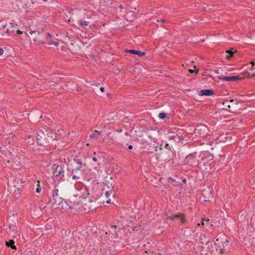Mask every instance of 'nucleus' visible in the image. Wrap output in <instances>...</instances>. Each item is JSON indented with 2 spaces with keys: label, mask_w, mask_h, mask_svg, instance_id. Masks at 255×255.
Segmentation results:
<instances>
[{
  "label": "nucleus",
  "mask_w": 255,
  "mask_h": 255,
  "mask_svg": "<svg viewBox=\"0 0 255 255\" xmlns=\"http://www.w3.org/2000/svg\"><path fill=\"white\" fill-rule=\"evenodd\" d=\"M184 162L193 166L198 165L199 164L198 160L196 158V152H194L187 155L185 159Z\"/></svg>",
  "instance_id": "39448f33"
},
{
  "label": "nucleus",
  "mask_w": 255,
  "mask_h": 255,
  "mask_svg": "<svg viewBox=\"0 0 255 255\" xmlns=\"http://www.w3.org/2000/svg\"><path fill=\"white\" fill-rule=\"evenodd\" d=\"M220 80H222L223 81H236L238 80H241L243 79V77H240V76H222L219 77L218 78Z\"/></svg>",
  "instance_id": "ddd939ff"
},
{
  "label": "nucleus",
  "mask_w": 255,
  "mask_h": 255,
  "mask_svg": "<svg viewBox=\"0 0 255 255\" xmlns=\"http://www.w3.org/2000/svg\"><path fill=\"white\" fill-rule=\"evenodd\" d=\"M30 34L32 35V40L36 42L38 44H43L45 43V38L46 36H50V34L43 29L37 31H30Z\"/></svg>",
  "instance_id": "f257e3e1"
},
{
  "label": "nucleus",
  "mask_w": 255,
  "mask_h": 255,
  "mask_svg": "<svg viewBox=\"0 0 255 255\" xmlns=\"http://www.w3.org/2000/svg\"><path fill=\"white\" fill-rule=\"evenodd\" d=\"M106 202H107V203H110V199H109L108 200H107V201H106Z\"/></svg>",
  "instance_id": "8fccbe9b"
},
{
  "label": "nucleus",
  "mask_w": 255,
  "mask_h": 255,
  "mask_svg": "<svg viewBox=\"0 0 255 255\" xmlns=\"http://www.w3.org/2000/svg\"><path fill=\"white\" fill-rule=\"evenodd\" d=\"M89 255H100V254L98 253V250L92 249L89 252Z\"/></svg>",
  "instance_id": "393cba45"
},
{
  "label": "nucleus",
  "mask_w": 255,
  "mask_h": 255,
  "mask_svg": "<svg viewBox=\"0 0 255 255\" xmlns=\"http://www.w3.org/2000/svg\"><path fill=\"white\" fill-rule=\"evenodd\" d=\"M254 66H252L251 68H250V70H253V69H255V68H254Z\"/></svg>",
  "instance_id": "de8ad7c7"
},
{
  "label": "nucleus",
  "mask_w": 255,
  "mask_h": 255,
  "mask_svg": "<svg viewBox=\"0 0 255 255\" xmlns=\"http://www.w3.org/2000/svg\"><path fill=\"white\" fill-rule=\"evenodd\" d=\"M1 147H0V152H1Z\"/></svg>",
  "instance_id": "680f3d73"
},
{
  "label": "nucleus",
  "mask_w": 255,
  "mask_h": 255,
  "mask_svg": "<svg viewBox=\"0 0 255 255\" xmlns=\"http://www.w3.org/2000/svg\"><path fill=\"white\" fill-rule=\"evenodd\" d=\"M223 250H224V249H220V251L221 253H223Z\"/></svg>",
  "instance_id": "49530a36"
},
{
  "label": "nucleus",
  "mask_w": 255,
  "mask_h": 255,
  "mask_svg": "<svg viewBox=\"0 0 255 255\" xmlns=\"http://www.w3.org/2000/svg\"><path fill=\"white\" fill-rule=\"evenodd\" d=\"M100 90L102 93H103L104 92L105 89L104 87H101Z\"/></svg>",
  "instance_id": "ea45409f"
},
{
  "label": "nucleus",
  "mask_w": 255,
  "mask_h": 255,
  "mask_svg": "<svg viewBox=\"0 0 255 255\" xmlns=\"http://www.w3.org/2000/svg\"><path fill=\"white\" fill-rule=\"evenodd\" d=\"M58 190L55 188L53 190L52 198H50L49 201L53 205H60L63 206V199L59 195Z\"/></svg>",
  "instance_id": "20e7f679"
},
{
  "label": "nucleus",
  "mask_w": 255,
  "mask_h": 255,
  "mask_svg": "<svg viewBox=\"0 0 255 255\" xmlns=\"http://www.w3.org/2000/svg\"><path fill=\"white\" fill-rule=\"evenodd\" d=\"M158 117L160 119H164L166 117V114L164 113H161L159 114Z\"/></svg>",
  "instance_id": "c756f323"
},
{
  "label": "nucleus",
  "mask_w": 255,
  "mask_h": 255,
  "mask_svg": "<svg viewBox=\"0 0 255 255\" xmlns=\"http://www.w3.org/2000/svg\"><path fill=\"white\" fill-rule=\"evenodd\" d=\"M165 147L166 149H168V151L172 153V151L171 150V147H170L169 144L166 143L165 145Z\"/></svg>",
  "instance_id": "2f4dec72"
},
{
  "label": "nucleus",
  "mask_w": 255,
  "mask_h": 255,
  "mask_svg": "<svg viewBox=\"0 0 255 255\" xmlns=\"http://www.w3.org/2000/svg\"><path fill=\"white\" fill-rule=\"evenodd\" d=\"M17 25L14 23L10 22L8 24V28H7L5 33L6 34H10L13 33L16 29Z\"/></svg>",
  "instance_id": "dca6fc26"
},
{
  "label": "nucleus",
  "mask_w": 255,
  "mask_h": 255,
  "mask_svg": "<svg viewBox=\"0 0 255 255\" xmlns=\"http://www.w3.org/2000/svg\"><path fill=\"white\" fill-rule=\"evenodd\" d=\"M214 92L212 89L202 90L199 93L200 96H211L214 95Z\"/></svg>",
  "instance_id": "2eb2a0df"
},
{
  "label": "nucleus",
  "mask_w": 255,
  "mask_h": 255,
  "mask_svg": "<svg viewBox=\"0 0 255 255\" xmlns=\"http://www.w3.org/2000/svg\"><path fill=\"white\" fill-rule=\"evenodd\" d=\"M65 206L63 205V208H65L66 209H71L73 208V206L75 204L74 203L72 202L70 200H66L64 201Z\"/></svg>",
  "instance_id": "6ab92c4d"
},
{
  "label": "nucleus",
  "mask_w": 255,
  "mask_h": 255,
  "mask_svg": "<svg viewBox=\"0 0 255 255\" xmlns=\"http://www.w3.org/2000/svg\"><path fill=\"white\" fill-rule=\"evenodd\" d=\"M27 142L29 144H32L34 142V140L32 138H31L30 136H28L27 139Z\"/></svg>",
  "instance_id": "cd10ccee"
},
{
  "label": "nucleus",
  "mask_w": 255,
  "mask_h": 255,
  "mask_svg": "<svg viewBox=\"0 0 255 255\" xmlns=\"http://www.w3.org/2000/svg\"><path fill=\"white\" fill-rule=\"evenodd\" d=\"M72 178L73 180L77 181L80 179L82 175V171L80 169V166H76L71 172Z\"/></svg>",
  "instance_id": "6e6552de"
},
{
  "label": "nucleus",
  "mask_w": 255,
  "mask_h": 255,
  "mask_svg": "<svg viewBox=\"0 0 255 255\" xmlns=\"http://www.w3.org/2000/svg\"><path fill=\"white\" fill-rule=\"evenodd\" d=\"M196 237L199 238V241L201 244H207L209 242V237L204 233L197 234Z\"/></svg>",
  "instance_id": "f8f14e48"
},
{
  "label": "nucleus",
  "mask_w": 255,
  "mask_h": 255,
  "mask_svg": "<svg viewBox=\"0 0 255 255\" xmlns=\"http://www.w3.org/2000/svg\"><path fill=\"white\" fill-rule=\"evenodd\" d=\"M230 106L229 112L232 113H236L240 110L239 106V102L237 100H230Z\"/></svg>",
  "instance_id": "9b49d317"
},
{
  "label": "nucleus",
  "mask_w": 255,
  "mask_h": 255,
  "mask_svg": "<svg viewBox=\"0 0 255 255\" xmlns=\"http://www.w3.org/2000/svg\"><path fill=\"white\" fill-rule=\"evenodd\" d=\"M117 226H112V228H114L115 229H117Z\"/></svg>",
  "instance_id": "3c124183"
},
{
  "label": "nucleus",
  "mask_w": 255,
  "mask_h": 255,
  "mask_svg": "<svg viewBox=\"0 0 255 255\" xmlns=\"http://www.w3.org/2000/svg\"><path fill=\"white\" fill-rule=\"evenodd\" d=\"M226 52L228 54V55L227 56V58H230L233 57L234 56V53L237 52V51L236 50L233 51V49H230L227 50Z\"/></svg>",
  "instance_id": "412c9836"
},
{
  "label": "nucleus",
  "mask_w": 255,
  "mask_h": 255,
  "mask_svg": "<svg viewBox=\"0 0 255 255\" xmlns=\"http://www.w3.org/2000/svg\"><path fill=\"white\" fill-rule=\"evenodd\" d=\"M166 219L171 220H173L175 219H179L182 224H184L186 222L185 214L182 213H177L175 214H172L171 216H168Z\"/></svg>",
  "instance_id": "1a4fd4ad"
},
{
  "label": "nucleus",
  "mask_w": 255,
  "mask_h": 255,
  "mask_svg": "<svg viewBox=\"0 0 255 255\" xmlns=\"http://www.w3.org/2000/svg\"><path fill=\"white\" fill-rule=\"evenodd\" d=\"M119 132L122 131V129L118 130Z\"/></svg>",
  "instance_id": "13d9d810"
},
{
  "label": "nucleus",
  "mask_w": 255,
  "mask_h": 255,
  "mask_svg": "<svg viewBox=\"0 0 255 255\" xmlns=\"http://www.w3.org/2000/svg\"><path fill=\"white\" fill-rule=\"evenodd\" d=\"M7 26L6 25V24L3 25L2 27L3 28H5L6 27H7Z\"/></svg>",
  "instance_id": "a18cd8bd"
},
{
  "label": "nucleus",
  "mask_w": 255,
  "mask_h": 255,
  "mask_svg": "<svg viewBox=\"0 0 255 255\" xmlns=\"http://www.w3.org/2000/svg\"><path fill=\"white\" fill-rule=\"evenodd\" d=\"M240 75H242V76H241V77H243V79L244 77H250V74L249 72L246 71L244 72L243 73L241 74ZM255 76V75H253L251 77H253Z\"/></svg>",
  "instance_id": "a878e982"
},
{
  "label": "nucleus",
  "mask_w": 255,
  "mask_h": 255,
  "mask_svg": "<svg viewBox=\"0 0 255 255\" xmlns=\"http://www.w3.org/2000/svg\"><path fill=\"white\" fill-rule=\"evenodd\" d=\"M16 33L18 35H20V34H22V32L21 31L19 30H16Z\"/></svg>",
  "instance_id": "c9c22d12"
},
{
  "label": "nucleus",
  "mask_w": 255,
  "mask_h": 255,
  "mask_svg": "<svg viewBox=\"0 0 255 255\" xmlns=\"http://www.w3.org/2000/svg\"><path fill=\"white\" fill-rule=\"evenodd\" d=\"M164 160H165V161H166V160H168V161H169V159H167V158H166V159H164Z\"/></svg>",
  "instance_id": "603ef678"
},
{
  "label": "nucleus",
  "mask_w": 255,
  "mask_h": 255,
  "mask_svg": "<svg viewBox=\"0 0 255 255\" xmlns=\"http://www.w3.org/2000/svg\"><path fill=\"white\" fill-rule=\"evenodd\" d=\"M37 182H38V184L37 185V187L36 188V192L37 193H40L41 192V188L40 186L39 185L40 182H39V181H38Z\"/></svg>",
  "instance_id": "c85d7f7f"
},
{
  "label": "nucleus",
  "mask_w": 255,
  "mask_h": 255,
  "mask_svg": "<svg viewBox=\"0 0 255 255\" xmlns=\"http://www.w3.org/2000/svg\"><path fill=\"white\" fill-rule=\"evenodd\" d=\"M119 8H121V9H122V8H124V6H123V5L121 4V5H120L119 6Z\"/></svg>",
  "instance_id": "c03bdc74"
},
{
  "label": "nucleus",
  "mask_w": 255,
  "mask_h": 255,
  "mask_svg": "<svg viewBox=\"0 0 255 255\" xmlns=\"http://www.w3.org/2000/svg\"><path fill=\"white\" fill-rule=\"evenodd\" d=\"M31 2H28V0H16L15 2L12 3L13 8L18 9H26L29 8L31 5L34 3L32 0H30Z\"/></svg>",
  "instance_id": "f03ea898"
},
{
  "label": "nucleus",
  "mask_w": 255,
  "mask_h": 255,
  "mask_svg": "<svg viewBox=\"0 0 255 255\" xmlns=\"http://www.w3.org/2000/svg\"><path fill=\"white\" fill-rule=\"evenodd\" d=\"M89 195V193L88 192L87 188L84 186V187L81 188L80 192L78 194H76L75 196H78L79 198L84 199L86 198Z\"/></svg>",
  "instance_id": "4468645a"
},
{
  "label": "nucleus",
  "mask_w": 255,
  "mask_h": 255,
  "mask_svg": "<svg viewBox=\"0 0 255 255\" xmlns=\"http://www.w3.org/2000/svg\"><path fill=\"white\" fill-rule=\"evenodd\" d=\"M42 0L44 1H47V0Z\"/></svg>",
  "instance_id": "052dcab7"
},
{
  "label": "nucleus",
  "mask_w": 255,
  "mask_h": 255,
  "mask_svg": "<svg viewBox=\"0 0 255 255\" xmlns=\"http://www.w3.org/2000/svg\"><path fill=\"white\" fill-rule=\"evenodd\" d=\"M250 63L252 64V66H255V62L253 61H251Z\"/></svg>",
  "instance_id": "37998d69"
},
{
  "label": "nucleus",
  "mask_w": 255,
  "mask_h": 255,
  "mask_svg": "<svg viewBox=\"0 0 255 255\" xmlns=\"http://www.w3.org/2000/svg\"><path fill=\"white\" fill-rule=\"evenodd\" d=\"M128 132H126V133H125V134H126V135H128Z\"/></svg>",
  "instance_id": "6e6d98bb"
},
{
  "label": "nucleus",
  "mask_w": 255,
  "mask_h": 255,
  "mask_svg": "<svg viewBox=\"0 0 255 255\" xmlns=\"http://www.w3.org/2000/svg\"><path fill=\"white\" fill-rule=\"evenodd\" d=\"M47 127H46L45 129L44 128V129L45 130L46 132H47Z\"/></svg>",
  "instance_id": "864d4df0"
},
{
  "label": "nucleus",
  "mask_w": 255,
  "mask_h": 255,
  "mask_svg": "<svg viewBox=\"0 0 255 255\" xmlns=\"http://www.w3.org/2000/svg\"><path fill=\"white\" fill-rule=\"evenodd\" d=\"M223 105L224 106L223 109L225 110H227L229 112L230 103V100H226L223 103Z\"/></svg>",
  "instance_id": "4be33fe9"
},
{
  "label": "nucleus",
  "mask_w": 255,
  "mask_h": 255,
  "mask_svg": "<svg viewBox=\"0 0 255 255\" xmlns=\"http://www.w3.org/2000/svg\"><path fill=\"white\" fill-rule=\"evenodd\" d=\"M45 43H47L48 45H54L57 46L59 44V42L57 41H53L51 39V35L50 36H46L45 38Z\"/></svg>",
  "instance_id": "f3484780"
},
{
  "label": "nucleus",
  "mask_w": 255,
  "mask_h": 255,
  "mask_svg": "<svg viewBox=\"0 0 255 255\" xmlns=\"http://www.w3.org/2000/svg\"><path fill=\"white\" fill-rule=\"evenodd\" d=\"M169 180H170L172 182H173L175 181V180L173 179V178L170 177L169 178Z\"/></svg>",
  "instance_id": "58836bf2"
},
{
  "label": "nucleus",
  "mask_w": 255,
  "mask_h": 255,
  "mask_svg": "<svg viewBox=\"0 0 255 255\" xmlns=\"http://www.w3.org/2000/svg\"><path fill=\"white\" fill-rule=\"evenodd\" d=\"M202 194L204 202H210L213 197L212 189L210 187L204 189Z\"/></svg>",
  "instance_id": "423d86ee"
},
{
  "label": "nucleus",
  "mask_w": 255,
  "mask_h": 255,
  "mask_svg": "<svg viewBox=\"0 0 255 255\" xmlns=\"http://www.w3.org/2000/svg\"><path fill=\"white\" fill-rule=\"evenodd\" d=\"M63 165H56L54 164L53 166V176L55 177H58L62 175V177H63V173H64V169H63Z\"/></svg>",
  "instance_id": "0eeeda50"
},
{
  "label": "nucleus",
  "mask_w": 255,
  "mask_h": 255,
  "mask_svg": "<svg viewBox=\"0 0 255 255\" xmlns=\"http://www.w3.org/2000/svg\"><path fill=\"white\" fill-rule=\"evenodd\" d=\"M223 238H225V236H224V235H222V237H220V239H219V238H217V239H216V242H217V243H219V241H220V239H221V240H222V239H223Z\"/></svg>",
  "instance_id": "f704fd0d"
},
{
  "label": "nucleus",
  "mask_w": 255,
  "mask_h": 255,
  "mask_svg": "<svg viewBox=\"0 0 255 255\" xmlns=\"http://www.w3.org/2000/svg\"><path fill=\"white\" fill-rule=\"evenodd\" d=\"M5 245L8 247H10L13 250H16V246L14 245V242L13 240H10L8 242H5Z\"/></svg>",
  "instance_id": "aec40b11"
},
{
  "label": "nucleus",
  "mask_w": 255,
  "mask_h": 255,
  "mask_svg": "<svg viewBox=\"0 0 255 255\" xmlns=\"http://www.w3.org/2000/svg\"><path fill=\"white\" fill-rule=\"evenodd\" d=\"M128 148L129 149H132L133 148V146H132L131 145H128Z\"/></svg>",
  "instance_id": "79ce46f5"
},
{
  "label": "nucleus",
  "mask_w": 255,
  "mask_h": 255,
  "mask_svg": "<svg viewBox=\"0 0 255 255\" xmlns=\"http://www.w3.org/2000/svg\"><path fill=\"white\" fill-rule=\"evenodd\" d=\"M112 193V190L107 191L106 192L105 195H106L107 197H109L111 195Z\"/></svg>",
  "instance_id": "72a5a7b5"
},
{
  "label": "nucleus",
  "mask_w": 255,
  "mask_h": 255,
  "mask_svg": "<svg viewBox=\"0 0 255 255\" xmlns=\"http://www.w3.org/2000/svg\"><path fill=\"white\" fill-rule=\"evenodd\" d=\"M214 72L217 73V74H219L220 72H219V70L218 69H216V70H214Z\"/></svg>",
  "instance_id": "a19ab883"
},
{
  "label": "nucleus",
  "mask_w": 255,
  "mask_h": 255,
  "mask_svg": "<svg viewBox=\"0 0 255 255\" xmlns=\"http://www.w3.org/2000/svg\"><path fill=\"white\" fill-rule=\"evenodd\" d=\"M206 221L208 222V221H209V220L207 219Z\"/></svg>",
  "instance_id": "e2e57ef3"
},
{
  "label": "nucleus",
  "mask_w": 255,
  "mask_h": 255,
  "mask_svg": "<svg viewBox=\"0 0 255 255\" xmlns=\"http://www.w3.org/2000/svg\"><path fill=\"white\" fill-rule=\"evenodd\" d=\"M89 23V22L85 20H81L79 22V25L81 26H86L88 25Z\"/></svg>",
  "instance_id": "bb28decb"
},
{
  "label": "nucleus",
  "mask_w": 255,
  "mask_h": 255,
  "mask_svg": "<svg viewBox=\"0 0 255 255\" xmlns=\"http://www.w3.org/2000/svg\"><path fill=\"white\" fill-rule=\"evenodd\" d=\"M92 160L94 162H97L98 159L97 157H94L92 158Z\"/></svg>",
  "instance_id": "e433bc0d"
},
{
  "label": "nucleus",
  "mask_w": 255,
  "mask_h": 255,
  "mask_svg": "<svg viewBox=\"0 0 255 255\" xmlns=\"http://www.w3.org/2000/svg\"><path fill=\"white\" fill-rule=\"evenodd\" d=\"M4 52V50L2 48H0V55H1L3 54Z\"/></svg>",
  "instance_id": "4c0bfd02"
},
{
  "label": "nucleus",
  "mask_w": 255,
  "mask_h": 255,
  "mask_svg": "<svg viewBox=\"0 0 255 255\" xmlns=\"http://www.w3.org/2000/svg\"><path fill=\"white\" fill-rule=\"evenodd\" d=\"M100 132H101L100 131H98L97 130H95L94 132H93L91 134H90V137L91 138H98L100 135Z\"/></svg>",
  "instance_id": "5701e85b"
},
{
  "label": "nucleus",
  "mask_w": 255,
  "mask_h": 255,
  "mask_svg": "<svg viewBox=\"0 0 255 255\" xmlns=\"http://www.w3.org/2000/svg\"><path fill=\"white\" fill-rule=\"evenodd\" d=\"M183 182H186V180H185V179H184V180H183Z\"/></svg>",
  "instance_id": "bf43d9fd"
},
{
  "label": "nucleus",
  "mask_w": 255,
  "mask_h": 255,
  "mask_svg": "<svg viewBox=\"0 0 255 255\" xmlns=\"http://www.w3.org/2000/svg\"><path fill=\"white\" fill-rule=\"evenodd\" d=\"M221 243H222L223 246L224 247H225V246H227L229 244V242L228 240L226 238L225 239L224 241H222Z\"/></svg>",
  "instance_id": "7c9ffc66"
},
{
  "label": "nucleus",
  "mask_w": 255,
  "mask_h": 255,
  "mask_svg": "<svg viewBox=\"0 0 255 255\" xmlns=\"http://www.w3.org/2000/svg\"><path fill=\"white\" fill-rule=\"evenodd\" d=\"M8 228L10 231H13V232H16L17 230V227L15 225H13L12 224H8Z\"/></svg>",
  "instance_id": "b1692460"
},
{
  "label": "nucleus",
  "mask_w": 255,
  "mask_h": 255,
  "mask_svg": "<svg viewBox=\"0 0 255 255\" xmlns=\"http://www.w3.org/2000/svg\"><path fill=\"white\" fill-rule=\"evenodd\" d=\"M126 52H128L133 54L137 55L139 57H142L145 55V53L144 52H140V51L130 49V50H125Z\"/></svg>",
  "instance_id": "a211bd4d"
},
{
  "label": "nucleus",
  "mask_w": 255,
  "mask_h": 255,
  "mask_svg": "<svg viewBox=\"0 0 255 255\" xmlns=\"http://www.w3.org/2000/svg\"><path fill=\"white\" fill-rule=\"evenodd\" d=\"M28 2H31L30 0H28Z\"/></svg>",
  "instance_id": "4d7b16f0"
},
{
  "label": "nucleus",
  "mask_w": 255,
  "mask_h": 255,
  "mask_svg": "<svg viewBox=\"0 0 255 255\" xmlns=\"http://www.w3.org/2000/svg\"><path fill=\"white\" fill-rule=\"evenodd\" d=\"M189 71H190V73H193V72H194V70H192V69H190V70H189Z\"/></svg>",
  "instance_id": "09e8293b"
},
{
  "label": "nucleus",
  "mask_w": 255,
  "mask_h": 255,
  "mask_svg": "<svg viewBox=\"0 0 255 255\" xmlns=\"http://www.w3.org/2000/svg\"><path fill=\"white\" fill-rule=\"evenodd\" d=\"M76 163L77 164V166H80V169H81L82 168V162L81 161V160L78 159Z\"/></svg>",
  "instance_id": "473e14b6"
},
{
  "label": "nucleus",
  "mask_w": 255,
  "mask_h": 255,
  "mask_svg": "<svg viewBox=\"0 0 255 255\" xmlns=\"http://www.w3.org/2000/svg\"><path fill=\"white\" fill-rule=\"evenodd\" d=\"M202 161L203 163H200V168L202 172L206 173L211 169V163H210V161L206 158L203 159Z\"/></svg>",
  "instance_id": "9d476101"
},
{
  "label": "nucleus",
  "mask_w": 255,
  "mask_h": 255,
  "mask_svg": "<svg viewBox=\"0 0 255 255\" xmlns=\"http://www.w3.org/2000/svg\"><path fill=\"white\" fill-rule=\"evenodd\" d=\"M33 135L35 137V139L39 145H44L46 142V134L41 129H38L34 132Z\"/></svg>",
  "instance_id": "7ed1b4c3"
},
{
  "label": "nucleus",
  "mask_w": 255,
  "mask_h": 255,
  "mask_svg": "<svg viewBox=\"0 0 255 255\" xmlns=\"http://www.w3.org/2000/svg\"><path fill=\"white\" fill-rule=\"evenodd\" d=\"M145 246H146V245H145V244H144V245H142V247H145Z\"/></svg>",
  "instance_id": "5fc2aeb1"
}]
</instances>
